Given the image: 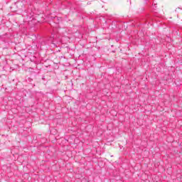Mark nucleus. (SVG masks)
I'll list each match as a JSON object with an SVG mask.
<instances>
[{
	"instance_id": "f257e3e1",
	"label": "nucleus",
	"mask_w": 182,
	"mask_h": 182,
	"mask_svg": "<svg viewBox=\"0 0 182 182\" xmlns=\"http://www.w3.org/2000/svg\"><path fill=\"white\" fill-rule=\"evenodd\" d=\"M154 6H155V8L156 7V4H154Z\"/></svg>"
}]
</instances>
